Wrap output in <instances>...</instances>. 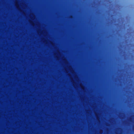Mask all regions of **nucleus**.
Instances as JSON below:
<instances>
[{"mask_svg": "<svg viewBox=\"0 0 134 134\" xmlns=\"http://www.w3.org/2000/svg\"><path fill=\"white\" fill-rule=\"evenodd\" d=\"M16 7H17L18 8V4H17V3H16Z\"/></svg>", "mask_w": 134, "mask_h": 134, "instance_id": "nucleus-1", "label": "nucleus"}]
</instances>
